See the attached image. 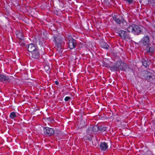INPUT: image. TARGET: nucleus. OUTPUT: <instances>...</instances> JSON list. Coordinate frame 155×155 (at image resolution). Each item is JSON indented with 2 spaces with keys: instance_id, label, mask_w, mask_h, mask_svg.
<instances>
[{
  "instance_id": "obj_1",
  "label": "nucleus",
  "mask_w": 155,
  "mask_h": 155,
  "mask_svg": "<svg viewBox=\"0 0 155 155\" xmlns=\"http://www.w3.org/2000/svg\"><path fill=\"white\" fill-rule=\"evenodd\" d=\"M127 31L129 32H131L134 35H138L140 33L141 30L139 26L133 24L129 26L127 28Z\"/></svg>"
},
{
  "instance_id": "obj_2",
  "label": "nucleus",
  "mask_w": 155,
  "mask_h": 155,
  "mask_svg": "<svg viewBox=\"0 0 155 155\" xmlns=\"http://www.w3.org/2000/svg\"><path fill=\"white\" fill-rule=\"evenodd\" d=\"M98 129L102 132L106 131L107 129V127L103 126H101L99 127L97 126H94L93 127H89L87 130V133L88 134H91L93 131H97Z\"/></svg>"
},
{
  "instance_id": "obj_3",
  "label": "nucleus",
  "mask_w": 155,
  "mask_h": 155,
  "mask_svg": "<svg viewBox=\"0 0 155 155\" xmlns=\"http://www.w3.org/2000/svg\"><path fill=\"white\" fill-rule=\"evenodd\" d=\"M119 35L122 39H130L129 34L125 31L122 30L119 31Z\"/></svg>"
},
{
  "instance_id": "obj_4",
  "label": "nucleus",
  "mask_w": 155,
  "mask_h": 155,
  "mask_svg": "<svg viewBox=\"0 0 155 155\" xmlns=\"http://www.w3.org/2000/svg\"><path fill=\"white\" fill-rule=\"evenodd\" d=\"M121 62H117L115 65L110 68L111 70L113 71H117L122 69L121 66Z\"/></svg>"
},
{
  "instance_id": "obj_5",
  "label": "nucleus",
  "mask_w": 155,
  "mask_h": 155,
  "mask_svg": "<svg viewBox=\"0 0 155 155\" xmlns=\"http://www.w3.org/2000/svg\"><path fill=\"white\" fill-rule=\"evenodd\" d=\"M44 133L48 136H51L54 134V132L52 128L48 127H44L43 128Z\"/></svg>"
},
{
  "instance_id": "obj_6",
  "label": "nucleus",
  "mask_w": 155,
  "mask_h": 155,
  "mask_svg": "<svg viewBox=\"0 0 155 155\" xmlns=\"http://www.w3.org/2000/svg\"><path fill=\"white\" fill-rule=\"evenodd\" d=\"M142 44L144 46L148 47L150 44V39L147 35L144 36L142 40Z\"/></svg>"
},
{
  "instance_id": "obj_7",
  "label": "nucleus",
  "mask_w": 155,
  "mask_h": 155,
  "mask_svg": "<svg viewBox=\"0 0 155 155\" xmlns=\"http://www.w3.org/2000/svg\"><path fill=\"white\" fill-rule=\"evenodd\" d=\"M55 45L59 49H61V46L63 45L64 43L63 42L60 38H55L54 39Z\"/></svg>"
},
{
  "instance_id": "obj_8",
  "label": "nucleus",
  "mask_w": 155,
  "mask_h": 155,
  "mask_svg": "<svg viewBox=\"0 0 155 155\" xmlns=\"http://www.w3.org/2000/svg\"><path fill=\"white\" fill-rule=\"evenodd\" d=\"M114 20L118 25L120 24L123 19L122 16L120 15H114L113 17Z\"/></svg>"
},
{
  "instance_id": "obj_9",
  "label": "nucleus",
  "mask_w": 155,
  "mask_h": 155,
  "mask_svg": "<svg viewBox=\"0 0 155 155\" xmlns=\"http://www.w3.org/2000/svg\"><path fill=\"white\" fill-rule=\"evenodd\" d=\"M68 45L70 49H73L75 48L76 46V41L73 38L70 39L69 41Z\"/></svg>"
},
{
  "instance_id": "obj_10",
  "label": "nucleus",
  "mask_w": 155,
  "mask_h": 155,
  "mask_svg": "<svg viewBox=\"0 0 155 155\" xmlns=\"http://www.w3.org/2000/svg\"><path fill=\"white\" fill-rule=\"evenodd\" d=\"M37 49H38V47L36 45L32 43L29 44L28 47V51L30 52Z\"/></svg>"
},
{
  "instance_id": "obj_11",
  "label": "nucleus",
  "mask_w": 155,
  "mask_h": 155,
  "mask_svg": "<svg viewBox=\"0 0 155 155\" xmlns=\"http://www.w3.org/2000/svg\"><path fill=\"white\" fill-rule=\"evenodd\" d=\"M31 53V57L32 58L36 59L39 58L40 54L38 49L35 50Z\"/></svg>"
},
{
  "instance_id": "obj_12",
  "label": "nucleus",
  "mask_w": 155,
  "mask_h": 155,
  "mask_svg": "<svg viewBox=\"0 0 155 155\" xmlns=\"http://www.w3.org/2000/svg\"><path fill=\"white\" fill-rule=\"evenodd\" d=\"M143 74L144 78L147 80L149 79L152 78V74L148 71H144L143 73Z\"/></svg>"
},
{
  "instance_id": "obj_13",
  "label": "nucleus",
  "mask_w": 155,
  "mask_h": 155,
  "mask_svg": "<svg viewBox=\"0 0 155 155\" xmlns=\"http://www.w3.org/2000/svg\"><path fill=\"white\" fill-rule=\"evenodd\" d=\"M9 79L8 77L4 75L0 74V81L2 82H9Z\"/></svg>"
},
{
  "instance_id": "obj_14",
  "label": "nucleus",
  "mask_w": 155,
  "mask_h": 155,
  "mask_svg": "<svg viewBox=\"0 0 155 155\" xmlns=\"http://www.w3.org/2000/svg\"><path fill=\"white\" fill-rule=\"evenodd\" d=\"M108 147L107 143L105 142L101 143L100 144V149L103 151L106 150Z\"/></svg>"
},
{
  "instance_id": "obj_15",
  "label": "nucleus",
  "mask_w": 155,
  "mask_h": 155,
  "mask_svg": "<svg viewBox=\"0 0 155 155\" xmlns=\"http://www.w3.org/2000/svg\"><path fill=\"white\" fill-rule=\"evenodd\" d=\"M121 66L122 67V69L121 70H123L125 71H129V68L128 65L126 63L121 62Z\"/></svg>"
},
{
  "instance_id": "obj_16",
  "label": "nucleus",
  "mask_w": 155,
  "mask_h": 155,
  "mask_svg": "<svg viewBox=\"0 0 155 155\" xmlns=\"http://www.w3.org/2000/svg\"><path fill=\"white\" fill-rule=\"evenodd\" d=\"M17 37L19 39V40L21 41L22 42L24 40V38L23 35L21 32L19 31L16 34Z\"/></svg>"
},
{
  "instance_id": "obj_17",
  "label": "nucleus",
  "mask_w": 155,
  "mask_h": 155,
  "mask_svg": "<svg viewBox=\"0 0 155 155\" xmlns=\"http://www.w3.org/2000/svg\"><path fill=\"white\" fill-rule=\"evenodd\" d=\"M142 62L143 65L145 67H147L149 66L150 64V63L148 61L147 58H143L142 60Z\"/></svg>"
},
{
  "instance_id": "obj_18",
  "label": "nucleus",
  "mask_w": 155,
  "mask_h": 155,
  "mask_svg": "<svg viewBox=\"0 0 155 155\" xmlns=\"http://www.w3.org/2000/svg\"><path fill=\"white\" fill-rule=\"evenodd\" d=\"M121 23L122 24V27L124 28L127 29V28H128V24L124 20V18H123L122 20Z\"/></svg>"
},
{
  "instance_id": "obj_19",
  "label": "nucleus",
  "mask_w": 155,
  "mask_h": 155,
  "mask_svg": "<svg viewBox=\"0 0 155 155\" xmlns=\"http://www.w3.org/2000/svg\"><path fill=\"white\" fill-rule=\"evenodd\" d=\"M154 50V47L153 46L150 47L149 49H147L146 52L147 53L149 54L150 55L152 54Z\"/></svg>"
},
{
  "instance_id": "obj_20",
  "label": "nucleus",
  "mask_w": 155,
  "mask_h": 155,
  "mask_svg": "<svg viewBox=\"0 0 155 155\" xmlns=\"http://www.w3.org/2000/svg\"><path fill=\"white\" fill-rule=\"evenodd\" d=\"M102 48L106 49H108V45L105 42H101L100 44Z\"/></svg>"
},
{
  "instance_id": "obj_21",
  "label": "nucleus",
  "mask_w": 155,
  "mask_h": 155,
  "mask_svg": "<svg viewBox=\"0 0 155 155\" xmlns=\"http://www.w3.org/2000/svg\"><path fill=\"white\" fill-rule=\"evenodd\" d=\"M16 116V113L13 112L10 113L9 117L11 119H14Z\"/></svg>"
},
{
  "instance_id": "obj_22",
  "label": "nucleus",
  "mask_w": 155,
  "mask_h": 155,
  "mask_svg": "<svg viewBox=\"0 0 155 155\" xmlns=\"http://www.w3.org/2000/svg\"><path fill=\"white\" fill-rule=\"evenodd\" d=\"M24 41H22L21 42V41L19 40V44H20V46L21 47L24 46L25 45V44L24 42Z\"/></svg>"
},
{
  "instance_id": "obj_23",
  "label": "nucleus",
  "mask_w": 155,
  "mask_h": 155,
  "mask_svg": "<svg viewBox=\"0 0 155 155\" xmlns=\"http://www.w3.org/2000/svg\"><path fill=\"white\" fill-rule=\"evenodd\" d=\"M71 98L69 97H66L65 98H64V100L65 101H68L69 100H70Z\"/></svg>"
},
{
  "instance_id": "obj_24",
  "label": "nucleus",
  "mask_w": 155,
  "mask_h": 155,
  "mask_svg": "<svg viewBox=\"0 0 155 155\" xmlns=\"http://www.w3.org/2000/svg\"><path fill=\"white\" fill-rule=\"evenodd\" d=\"M45 69H46L47 70H48L49 68L48 67V66H45Z\"/></svg>"
},
{
  "instance_id": "obj_25",
  "label": "nucleus",
  "mask_w": 155,
  "mask_h": 155,
  "mask_svg": "<svg viewBox=\"0 0 155 155\" xmlns=\"http://www.w3.org/2000/svg\"><path fill=\"white\" fill-rule=\"evenodd\" d=\"M127 1L130 3H131L133 2V0H127Z\"/></svg>"
},
{
  "instance_id": "obj_26",
  "label": "nucleus",
  "mask_w": 155,
  "mask_h": 155,
  "mask_svg": "<svg viewBox=\"0 0 155 155\" xmlns=\"http://www.w3.org/2000/svg\"><path fill=\"white\" fill-rule=\"evenodd\" d=\"M152 5L153 6L155 7V1H153V2L152 3Z\"/></svg>"
},
{
  "instance_id": "obj_27",
  "label": "nucleus",
  "mask_w": 155,
  "mask_h": 155,
  "mask_svg": "<svg viewBox=\"0 0 155 155\" xmlns=\"http://www.w3.org/2000/svg\"><path fill=\"white\" fill-rule=\"evenodd\" d=\"M55 83L56 84L58 85V82L57 81H56L55 82Z\"/></svg>"
},
{
  "instance_id": "obj_28",
  "label": "nucleus",
  "mask_w": 155,
  "mask_h": 155,
  "mask_svg": "<svg viewBox=\"0 0 155 155\" xmlns=\"http://www.w3.org/2000/svg\"><path fill=\"white\" fill-rule=\"evenodd\" d=\"M87 139L88 140H89V138H87Z\"/></svg>"
},
{
  "instance_id": "obj_29",
  "label": "nucleus",
  "mask_w": 155,
  "mask_h": 155,
  "mask_svg": "<svg viewBox=\"0 0 155 155\" xmlns=\"http://www.w3.org/2000/svg\"><path fill=\"white\" fill-rule=\"evenodd\" d=\"M154 28H155V25L154 26Z\"/></svg>"
}]
</instances>
